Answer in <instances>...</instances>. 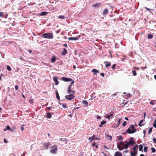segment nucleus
Instances as JSON below:
<instances>
[{
    "label": "nucleus",
    "instance_id": "nucleus-1",
    "mask_svg": "<svg viewBox=\"0 0 156 156\" xmlns=\"http://www.w3.org/2000/svg\"><path fill=\"white\" fill-rule=\"evenodd\" d=\"M136 143L133 140V138L130 137L129 139V141L126 140L124 142H120L119 144H117V147L119 150L121 151L124 149H127L129 146H132Z\"/></svg>",
    "mask_w": 156,
    "mask_h": 156
},
{
    "label": "nucleus",
    "instance_id": "nucleus-2",
    "mask_svg": "<svg viewBox=\"0 0 156 156\" xmlns=\"http://www.w3.org/2000/svg\"><path fill=\"white\" fill-rule=\"evenodd\" d=\"M135 126L133 125H131L130 128H129L126 131L127 133L130 134L135 133L136 130V129H134Z\"/></svg>",
    "mask_w": 156,
    "mask_h": 156
},
{
    "label": "nucleus",
    "instance_id": "nucleus-3",
    "mask_svg": "<svg viewBox=\"0 0 156 156\" xmlns=\"http://www.w3.org/2000/svg\"><path fill=\"white\" fill-rule=\"evenodd\" d=\"M42 37L43 38L52 39L53 38V35L52 33H44L42 34Z\"/></svg>",
    "mask_w": 156,
    "mask_h": 156
},
{
    "label": "nucleus",
    "instance_id": "nucleus-4",
    "mask_svg": "<svg viewBox=\"0 0 156 156\" xmlns=\"http://www.w3.org/2000/svg\"><path fill=\"white\" fill-rule=\"evenodd\" d=\"M50 142H45L44 143L42 146L41 147V150H45L48 149V146L50 144Z\"/></svg>",
    "mask_w": 156,
    "mask_h": 156
},
{
    "label": "nucleus",
    "instance_id": "nucleus-5",
    "mask_svg": "<svg viewBox=\"0 0 156 156\" xmlns=\"http://www.w3.org/2000/svg\"><path fill=\"white\" fill-rule=\"evenodd\" d=\"M58 150V147L56 145H54L51 147L50 149V152L51 153L53 154H55L57 153Z\"/></svg>",
    "mask_w": 156,
    "mask_h": 156
},
{
    "label": "nucleus",
    "instance_id": "nucleus-6",
    "mask_svg": "<svg viewBox=\"0 0 156 156\" xmlns=\"http://www.w3.org/2000/svg\"><path fill=\"white\" fill-rule=\"evenodd\" d=\"M65 97L66 99L69 100H71L74 98V96L73 94H70L69 95L66 96Z\"/></svg>",
    "mask_w": 156,
    "mask_h": 156
},
{
    "label": "nucleus",
    "instance_id": "nucleus-7",
    "mask_svg": "<svg viewBox=\"0 0 156 156\" xmlns=\"http://www.w3.org/2000/svg\"><path fill=\"white\" fill-rule=\"evenodd\" d=\"M62 79L63 81L65 82H68L71 80H72V79L71 78L65 77H62Z\"/></svg>",
    "mask_w": 156,
    "mask_h": 156
},
{
    "label": "nucleus",
    "instance_id": "nucleus-8",
    "mask_svg": "<svg viewBox=\"0 0 156 156\" xmlns=\"http://www.w3.org/2000/svg\"><path fill=\"white\" fill-rule=\"evenodd\" d=\"M67 92L69 94H73L75 93V91L72 90L71 89V88H68L67 90Z\"/></svg>",
    "mask_w": 156,
    "mask_h": 156
},
{
    "label": "nucleus",
    "instance_id": "nucleus-9",
    "mask_svg": "<svg viewBox=\"0 0 156 156\" xmlns=\"http://www.w3.org/2000/svg\"><path fill=\"white\" fill-rule=\"evenodd\" d=\"M101 4L100 3H97L94 4L92 5L93 7H94L95 8H98L100 6Z\"/></svg>",
    "mask_w": 156,
    "mask_h": 156
},
{
    "label": "nucleus",
    "instance_id": "nucleus-10",
    "mask_svg": "<svg viewBox=\"0 0 156 156\" xmlns=\"http://www.w3.org/2000/svg\"><path fill=\"white\" fill-rule=\"evenodd\" d=\"M137 151H134L133 152H131L130 154L131 156H136L137 154Z\"/></svg>",
    "mask_w": 156,
    "mask_h": 156
},
{
    "label": "nucleus",
    "instance_id": "nucleus-11",
    "mask_svg": "<svg viewBox=\"0 0 156 156\" xmlns=\"http://www.w3.org/2000/svg\"><path fill=\"white\" fill-rule=\"evenodd\" d=\"M114 156H122V155L121 152L117 151L115 153Z\"/></svg>",
    "mask_w": 156,
    "mask_h": 156
},
{
    "label": "nucleus",
    "instance_id": "nucleus-12",
    "mask_svg": "<svg viewBox=\"0 0 156 156\" xmlns=\"http://www.w3.org/2000/svg\"><path fill=\"white\" fill-rule=\"evenodd\" d=\"M53 80L55 83V85H57L58 83V78L57 77H54L53 78Z\"/></svg>",
    "mask_w": 156,
    "mask_h": 156
},
{
    "label": "nucleus",
    "instance_id": "nucleus-13",
    "mask_svg": "<svg viewBox=\"0 0 156 156\" xmlns=\"http://www.w3.org/2000/svg\"><path fill=\"white\" fill-rule=\"evenodd\" d=\"M105 64V66L106 68L108 66H109L111 65V63L108 61H105L104 62Z\"/></svg>",
    "mask_w": 156,
    "mask_h": 156
},
{
    "label": "nucleus",
    "instance_id": "nucleus-14",
    "mask_svg": "<svg viewBox=\"0 0 156 156\" xmlns=\"http://www.w3.org/2000/svg\"><path fill=\"white\" fill-rule=\"evenodd\" d=\"M67 53V51L65 48L63 49V51L62 52L61 54L62 55H64Z\"/></svg>",
    "mask_w": 156,
    "mask_h": 156
},
{
    "label": "nucleus",
    "instance_id": "nucleus-15",
    "mask_svg": "<svg viewBox=\"0 0 156 156\" xmlns=\"http://www.w3.org/2000/svg\"><path fill=\"white\" fill-rule=\"evenodd\" d=\"M91 71L94 73V75H96L97 73H99L98 70L95 69L92 70Z\"/></svg>",
    "mask_w": 156,
    "mask_h": 156
},
{
    "label": "nucleus",
    "instance_id": "nucleus-16",
    "mask_svg": "<svg viewBox=\"0 0 156 156\" xmlns=\"http://www.w3.org/2000/svg\"><path fill=\"white\" fill-rule=\"evenodd\" d=\"M144 120H141L138 123V125L140 126H144L145 124H142V123L143 122Z\"/></svg>",
    "mask_w": 156,
    "mask_h": 156
},
{
    "label": "nucleus",
    "instance_id": "nucleus-17",
    "mask_svg": "<svg viewBox=\"0 0 156 156\" xmlns=\"http://www.w3.org/2000/svg\"><path fill=\"white\" fill-rule=\"evenodd\" d=\"M108 9H104V10L103 11V14L104 15L107 14L108 13Z\"/></svg>",
    "mask_w": 156,
    "mask_h": 156
},
{
    "label": "nucleus",
    "instance_id": "nucleus-18",
    "mask_svg": "<svg viewBox=\"0 0 156 156\" xmlns=\"http://www.w3.org/2000/svg\"><path fill=\"white\" fill-rule=\"evenodd\" d=\"M138 145L137 144H136L135 145V146L133 147V149L134 151H137V149L138 148Z\"/></svg>",
    "mask_w": 156,
    "mask_h": 156
},
{
    "label": "nucleus",
    "instance_id": "nucleus-19",
    "mask_svg": "<svg viewBox=\"0 0 156 156\" xmlns=\"http://www.w3.org/2000/svg\"><path fill=\"white\" fill-rule=\"evenodd\" d=\"M56 98L58 99V100L59 101H60V97L59 96L58 93L57 91H56Z\"/></svg>",
    "mask_w": 156,
    "mask_h": 156
},
{
    "label": "nucleus",
    "instance_id": "nucleus-20",
    "mask_svg": "<svg viewBox=\"0 0 156 156\" xmlns=\"http://www.w3.org/2000/svg\"><path fill=\"white\" fill-rule=\"evenodd\" d=\"M56 60V58L55 57L53 56L51 59V61L52 62H54Z\"/></svg>",
    "mask_w": 156,
    "mask_h": 156
},
{
    "label": "nucleus",
    "instance_id": "nucleus-21",
    "mask_svg": "<svg viewBox=\"0 0 156 156\" xmlns=\"http://www.w3.org/2000/svg\"><path fill=\"white\" fill-rule=\"evenodd\" d=\"M48 13V12H43L41 13L40 15L41 16H44L47 14Z\"/></svg>",
    "mask_w": 156,
    "mask_h": 156
},
{
    "label": "nucleus",
    "instance_id": "nucleus-22",
    "mask_svg": "<svg viewBox=\"0 0 156 156\" xmlns=\"http://www.w3.org/2000/svg\"><path fill=\"white\" fill-rule=\"evenodd\" d=\"M143 146L142 144H140L139 146V151H143Z\"/></svg>",
    "mask_w": 156,
    "mask_h": 156
},
{
    "label": "nucleus",
    "instance_id": "nucleus-23",
    "mask_svg": "<svg viewBox=\"0 0 156 156\" xmlns=\"http://www.w3.org/2000/svg\"><path fill=\"white\" fill-rule=\"evenodd\" d=\"M46 118H51V115L50 113L48 112L47 113V115L46 116Z\"/></svg>",
    "mask_w": 156,
    "mask_h": 156
},
{
    "label": "nucleus",
    "instance_id": "nucleus-24",
    "mask_svg": "<svg viewBox=\"0 0 156 156\" xmlns=\"http://www.w3.org/2000/svg\"><path fill=\"white\" fill-rule=\"evenodd\" d=\"M153 36L152 34H148L147 35V38L149 39H151L153 38Z\"/></svg>",
    "mask_w": 156,
    "mask_h": 156
},
{
    "label": "nucleus",
    "instance_id": "nucleus-25",
    "mask_svg": "<svg viewBox=\"0 0 156 156\" xmlns=\"http://www.w3.org/2000/svg\"><path fill=\"white\" fill-rule=\"evenodd\" d=\"M70 81H71L72 82H71L70 84L69 85V87L68 88H71V87L73 84L74 83V81L72 80H71Z\"/></svg>",
    "mask_w": 156,
    "mask_h": 156
},
{
    "label": "nucleus",
    "instance_id": "nucleus-26",
    "mask_svg": "<svg viewBox=\"0 0 156 156\" xmlns=\"http://www.w3.org/2000/svg\"><path fill=\"white\" fill-rule=\"evenodd\" d=\"M6 128H7L6 129H5V131L7 130H11L12 132H13V131L11 129L10 126H6Z\"/></svg>",
    "mask_w": 156,
    "mask_h": 156
},
{
    "label": "nucleus",
    "instance_id": "nucleus-27",
    "mask_svg": "<svg viewBox=\"0 0 156 156\" xmlns=\"http://www.w3.org/2000/svg\"><path fill=\"white\" fill-rule=\"evenodd\" d=\"M118 137L119 138V139H118L119 140H122L123 139V137L121 135H120L119 136H118Z\"/></svg>",
    "mask_w": 156,
    "mask_h": 156
},
{
    "label": "nucleus",
    "instance_id": "nucleus-28",
    "mask_svg": "<svg viewBox=\"0 0 156 156\" xmlns=\"http://www.w3.org/2000/svg\"><path fill=\"white\" fill-rule=\"evenodd\" d=\"M95 136V135L94 134L92 137H90L89 138V140H90V139H92V140H93L94 139Z\"/></svg>",
    "mask_w": 156,
    "mask_h": 156
},
{
    "label": "nucleus",
    "instance_id": "nucleus-29",
    "mask_svg": "<svg viewBox=\"0 0 156 156\" xmlns=\"http://www.w3.org/2000/svg\"><path fill=\"white\" fill-rule=\"evenodd\" d=\"M152 129H153V128H152V127L149 129L148 132V134H150L151 132L152 131Z\"/></svg>",
    "mask_w": 156,
    "mask_h": 156
},
{
    "label": "nucleus",
    "instance_id": "nucleus-30",
    "mask_svg": "<svg viewBox=\"0 0 156 156\" xmlns=\"http://www.w3.org/2000/svg\"><path fill=\"white\" fill-rule=\"evenodd\" d=\"M83 104H84L86 105H88V102H87V101L83 100Z\"/></svg>",
    "mask_w": 156,
    "mask_h": 156
},
{
    "label": "nucleus",
    "instance_id": "nucleus-31",
    "mask_svg": "<svg viewBox=\"0 0 156 156\" xmlns=\"http://www.w3.org/2000/svg\"><path fill=\"white\" fill-rule=\"evenodd\" d=\"M132 73H133V76H136V72L134 70L132 71Z\"/></svg>",
    "mask_w": 156,
    "mask_h": 156
},
{
    "label": "nucleus",
    "instance_id": "nucleus-32",
    "mask_svg": "<svg viewBox=\"0 0 156 156\" xmlns=\"http://www.w3.org/2000/svg\"><path fill=\"white\" fill-rule=\"evenodd\" d=\"M148 150L147 147H144V151L145 152H147Z\"/></svg>",
    "mask_w": 156,
    "mask_h": 156
},
{
    "label": "nucleus",
    "instance_id": "nucleus-33",
    "mask_svg": "<svg viewBox=\"0 0 156 156\" xmlns=\"http://www.w3.org/2000/svg\"><path fill=\"white\" fill-rule=\"evenodd\" d=\"M7 69L9 71H11V68L9 66H7Z\"/></svg>",
    "mask_w": 156,
    "mask_h": 156
},
{
    "label": "nucleus",
    "instance_id": "nucleus-34",
    "mask_svg": "<svg viewBox=\"0 0 156 156\" xmlns=\"http://www.w3.org/2000/svg\"><path fill=\"white\" fill-rule=\"evenodd\" d=\"M62 106L64 108H67V105L66 103L63 104L62 105Z\"/></svg>",
    "mask_w": 156,
    "mask_h": 156
},
{
    "label": "nucleus",
    "instance_id": "nucleus-35",
    "mask_svg": "<svg viewBox=\"0 0 156 156\" xmlns=\"http://www.w3.org/2000/svg\"><path fill=\"white\" fill-rule=\"evenodd\" d=\"M151 150L152 152H153V153H154L156 151V150L154 147L151 148Z\"/></svg>",
    "mask_w": 156,
    "mask_h": 156
},
{
    "label": "nucleus",
    "instance_id": "nucleus-36",
    "mask_svg": "<svg viewBox=\"0 0 156 156\" xmlns=\"http://www.w3.org/2000/svg\"><path fill=\"white\" fill-rule=\"evenodd\" d=\"M60 140L63 141H67V140L66 138H60Z\"/></svg>",
    "mask_w": 156,
    "mask_h": 156
},
{
    "label": "nucleus",
    "instance_id": "nucleus-37",
    "mask_svg": "<svg viewBox=\"0 0 156 156\" xmlns=\"http://www.w3.org/2000/svg\"><path fill=\"white\" fill-rule=\"evenodd\" d=\"M58 17L60 19H64L65 17L64 16H58Z\"/></svg>",
    "mask_w": 156,
    "mask_h": 156
},
{
    "label": "nucleus",
    "instance_id": "nucleus-38",
    "mask_svg": "<svg viewBox=\"0 0 156 156\" xmlns=\"http://www.w3.org/2000/svg\"><path fill=\"white\" fill-rule=\"evenodd\" d=\"M106 122L105 121L103 120L101 122V123L102 125L105 124L106 123Z\"/></svg>",
    "mask_w": 156,
    "mask_h": 156
},
{
    "label": "nucleus",
    "instance_id": "nucleus-39",
    "mask_svg": "<svg viewBox=\"0 0 156 156\" xmlns=\"http://www.w3.org/2000/svg\"><path fill=\"white\" fill-rule=\"evenodd\" d=\"M116 65H116V64H114V65L112 66V69L113 70L114 69H115V66H116Z\"/></svg>",
    "mask_w": 156,
    "mask_h": 156
},
{
    "label": "nucleus",
    "instance_id": "nucleus-40",
    "mask_svg": "<svg viewBox=\"0 0 156 156\" xmlns=\"http://www.w3.org/2000/svg\"><path fill=\"white\" fill-rule=\"evenodd\" d=\"M24 126H25V125L23 124L21 126V129L22 131H23L24 130V127H23Z\"/></svg>",
    "mask_w": 156,
    "mask_h": 156
},
{
    "label": "nucleus",
    "instance_id": "nucleus-41",
    "mask_svg": "<svg viewBox=\"0 0 156 156\" xmlns=\"http://www.w3.org/2000/svg\"><path fill=\"white\" fill-rule=\"evenodd\" d=\"M126 121L124 122L123 123V124H122V126H126Z\"/></svg>",
    "mask_w": 156,
    "mask_h": 156
},
{
    "label": "nucleus",
    "instance_id": "nucleus-42",
    "mask_svg": "<svg viewBox=\"0 0 156 156\" xmlns=\"http://www.w3.org/2000/svg\"><path fill=\"white\" fill-rule=\"evenodd\" d=\"M106 117L107 119H108L109 120H110V116L109 115H107V116H106Z\"/></svg>",
    "mask_w": 156,
    "mask_h": 156
},
{
    "label": "nucleus",
    "instance_id": "nucleus-43",
    "mask_svg": "<svg viewBox=\"0 0 156 156\" xmlns=\"http://www.w3.org/2000/svg\"><path fill=\"white\" fill-rule=\"evenodd\" d=\"M3 14L2 12H0V17H3Z\"/></svg>",
    "mask_w": 156,
    "mask_h": 156
},
{
    "label": "nucleus",
    "instance_id": "nucleus-44",
    "mask_svg": "<svg viewBox=\"0 0 156 156\" xmlns=\"http://www.w3.org/2000/svg\"><path fill=\"white\" fill-rule=\"evenodd\" d=\"M15 89L16 90H18L19 87L18 85H15Z\"/></svg>",
    "mask_w": 156,
    "mask_h": 156
},
{
    "label": "nucleus",
    "instance_id": "nucleus-45",
    "mask_svg": "<svg viewBox=\"0 0 156 156\" xmlns=\"http://www.w3.org/2000/svg\"><path fill=\"white\" fill-rule=\"evenodd\" d=\"M107 136L109 137L110 138V140H112V136L111 135H109L108 134H107Z\"/></svg>",
    "mask_w": 156,
    "mask_h": 156
},
{
    "label": "nucleus",
    "instance_id": "nucleus-46",
    "mask_svg": "<svg viewBox=\"0 0 156 156\" xmlns=\"http://www.w3.org/2000/svg\"><path fill=\"white\" fill-rule=\"evenodd\" d=\"M68 39H78V38H77L76 37H69L68 38Z\"/></svg>",
    "mask_w": 156,
    "mask_h": 156
},
{
    "label": "nucleus",
    "instance_id": "nucleus-47",
    "mask_svg": "<svg viewBox=\"0 0 156 156\" xmlns=\"http://www.w3.org/2000/svg\"><path fill=\"white\" fill-rule=\"evenodd\" d=\"M153 140L154 142V143L156 144V139L153 138Z\"/></svg>",
    "mask_w": 156,
    "mask_h": 156
},
{
    "label": "nucleus",
    "instance_id": "nucleus-48",
    "mask_svg": "<svg viewBox=\"0 0 156 156\" xmlns=\"http://www.w3.org/2000/svg\"><path fill=\"white\" fill-rule=\"evenodd\" d=\"M120 122V119H118V125L117 126L119 125Z\"/></svg>",
    "mask_w": 156,
    "mask_h": 156
},
{
    "label": "nucleus",
    "instance_id": "nucleus-49",
    "mask_svg": "<svg viewBox=\"0 0 156 156\" xmlns=\"http://www.w3.org/2000/svg\"><path fill=\"white\" fill-rule=\"evenodd\" d=\"M153 126L155 128H156V123L154 122Z\"/></svg>",
    "mask_w": 156,
    "mask_h": 156
},
{
    "label": "nucleus",
    "instance_id": "nucleus-50",
    "mask_svg": "<svg viewBox=\"0 0 156 156\" xmlns=\"http://www.w3.org/2000/svg\"><path fill=\"white\" fill-rule=\"evenodd\" d=\"M144 8H145L146 9H147V10H148V11H150V10H151V9H150L148 8H147V7H145Z\"/></svg>",
    "mask_w": 156,
    "mask_h": 156
},
{
    "label": "nucleus",
    "instance_id": "nucleus-51",
    "mask_svg": "<svg viewBox=\"0 0 156 156\" xmlns=\"http://www.w3.org/2000/svg\"><path fill=\"white\" fill-rule=\"evenodd\" d=\"M103 77H104L105 76V74L103 73H101L100 74Z\"/></svg>",
    "mask_w": 156,
    "mask_h": 156
},
{
    "label": "nucleus",
    "instance_id": "nucleus-52",
    "mask_svg": "<svg viewBox=\"0 0 156 156\" xmlns=\"http://www.w3.org/2000/svg\"><path fill=\"white\" fill-rule=\"evenodd\" d=\"M144 119L145 118V116H146V112H144Z\"/></svg>",
    "mask_w": 156,
    "mask_h": 156
},
{
    "label": "nucleus",
    "instance_id": "nucleus-53",
    "mask_svg": "<svg viewBox=\"0 0 156 156\" xmlns=\"http://www.w3.org/2000/svg\"><path fill=\"white\" fill-rule=\"evenodd\" d=\"M4 141L5 143H7L8 142V141H7L6 139L5 138H4Z\"/></svg>",
    "mask_w": 156,
    "mask_h": 156
},
{
    "label": "nucleus",
    "instance_id": "nucleus-54",
    "mask_svg": "<svg viewBox=\"0 0 156 156\" xmlns=\"http://www.w3.org/2000/svg\"><path fill=\"white\" fill-rule=\"evenodd\" d=\"M101 116H97V118L98 119H101Z\"/></svg>",
    "mask_w": 156,
    "mask_h": 156
},
{
    "label": "nucleus",
    "instance_id": "nucleus-55",
    "mask_svg": "<svg viewBox=\"0 0 156 156\" xmlns=\"http://www.w3.org/2000/svg\"><path fill=\"white\" fill-rule=\"evenodd\" d=\"M109 53H110V56H111V58H112V54L111 53V51H109Z\"/></svg>",
    "mask_w": 156,
    "mask_h": 156
},
{
    "label": "nucleus",
    "instance_id": "nucleus-56",
    "mask_svg": "<svg viewBox=\"0 0 156 156\" xmlns=\"http://www.w3.org/2000/svg\"><path fill=\"white\" fill-rule=\"evenodd\" d=\"M28 51L30 53H31L32 52V51L31 50H28Z\"/></svg>",
    "mask_w": 156,
    "mask_h": 156
},
{
    "label": "nucleus",
    "instance_id": "nucleus-57",
    "mask_svg": "<svg viewBox=\"0 0 156 156\" xmlns=\"http://www.w3.org/2000/svg\"><path fill=\"white\" fill-rule=\"evenodd\" d=\"M150 103L152 105H154V103H153V102L152 101H151L150 102Z\"/></svg>",
    "mask_w": 156,
    "mask_h": 156
},
{
    "label": "nucleus",
    "instance_id": "nucleus-58",
    "mask_svg": "<svg viewBox=\"0 0 156 156\" xmlns=\"http://www.w3.org/2000/svg\"><path fill=\"white\" fill-rule=\"evenodd\" d=\"M109 115L110 116V117H112L113 115V114H110Z\"/></svg>",
    "mask_w": 156,
    "mask_h": 156
},
{
    "label": "nucleus",
    "instance_id": "nucleus-59",
    "mask_svg": "<svg viewBox=\"0 0 156 156\" xmlns=\"http://www.w3.org/2000/svg\"><path fill=\"white\" fill-rule=\"evenodd\" d=\"M134 69H136L137 70H138L139 69V68H138V67H135L134 68Z\"/></svg>",
    "mask_w": 156,
    "mask_h": 156
},
{
    "label": "nucleus",
    "instance_id": "nucleus-60",
    "mask_svg": "<svg viewBox=\"0 0 156 156\" xmlns=\"http://www.w3.org/2000/svg\"><path fill=\"white\" fill-rule=\"evenodd\" d=\"M129 152V151L128 150H126V151H124V152L125 153H128V152Z\"/></svg>",
    "mask_w": 156,
    "mask_h": 156
},
{
    "label": "nucleus",
    "instance_id": "nucleus-61",
    "mask_svg": "<svg viewBox=\"0 0 156 156\" xmlns=\"http://www.w3.org/2000/svg\"><path fill=\"white\" fill-rule=\"evenodd\" d=\"M63 46H64L65 47H67V45L66 44H63Z\"/></svg>",
    "mask_w": 156,
    "mask_h": 156
},
{
    "label": "nucleus",
    "instance_id": "nucleus-62",
    "mask_svg": "<svg viewBox=\"0 0 156 156\" xmlns=\"http://www.w3.org/2000/svg\"><path fill=\"white\" fill-rule=\"evenodd\" d=\"M95 143H94L93 144H92V146L93 147H94V146H95Z\"/></svg>",
    "mask_w": 156,
    "mask_h": 156
},
{
    "label": "nucleus",
    "instance_id": "nucleus-63",
    "mask_svg": "<svg viewBox=\"0 0 156 156\" xmlns=\"http://www.w3.org/2000/svg\"><path fill=\"white\" fill-rule=\"evenodd\" d=\"M125 119L126 120H128V118L127 117H125Z\"/></svg>",
    "mask_w": 156,
    "mask_h": 156
},
{
    "label": "nucleus",
    "instance_id": "nucleus-64",
    "mask_svg": "<svg viewBox=\"0 0 156 156\" xmlns=\"http://www.w3.org/2000/svg\"><path fill=\"white\" fill-rule=\"evenodd\" d=\"M140 156H144V155L143 154H140Z\"/></svg>",
    "mask_w": 156,
    "mask_h": 156
}]
</instances>
